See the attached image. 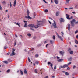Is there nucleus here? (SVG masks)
Wrapping results in <instances>:
<instances>
[{
	"instance_id": "obj_1",
	"label": "nucleus",
	"mask_w": 78,
	"mask_h": 78,
	"mask_svg": "<svg viewBox=\"0 0 78 78\" xmlns=\"http://www.w3.org/2000/svg\"><path fill=\"white\" fill-rule=\"evenodd\" d=\"M56 35H57L58 37L59 38V39H60L61 41H63V39H62V37L61 36H60L59 35V34H58L57 32L56 33Z\"/></svg>"
},
{
	"instance_id": "obj_2",
	"label": "nucleus",
	"mask_w": 78,
	"mask_h": 78,
	"mask_svg": "<svg viewBox=\"0 0 78 78\" xmlns=\"http://www.w3.org/2000/svg\"><path fill=\"white\" fill-rule=\"evenodd\" d=\"M54 23H52V26L54 27V28H56L57 27H56V22L54 20H53Z\"/></svg>"
},
{
	"instance_id": "obj_3",
	"label": "nucleus",
	"mask_w": 78,
	"mask_h": 78,
	"mask_svg": "<svg viewBox=\"0 0 78 78\" xmlns=\"http://www.w3.org/2000/svg\"><path fill=\"white\" fill-rule=\"evenodd\" d=\"M28 27H31V28H34V25L33 24H30L28 25Z\"/></svg>"
},
{
	"instance_id": "obj_4",
	"label": "nucleus",
	"mask_w": 78,
	"mask_h": 78,
	"mask_svg": "<svg viewBox=\"0 0 78 78\" xmlns=\"http://www.w3.org/2000/svg\"><path fill=\"white\" fill-rule=\"evenodd\" d=\"M14 51H15V49H13V51L12 52V53L10 54L11 56H12V55H15V53H14Z\"/></svg>"
},
{
	"instance_id": "obj_5",
	"label": "nucleus",
	"mask_w": 78,
	"mask_h": 78,
	"mask_svg": "<svg viewBox=\"0 0 78 78\" xmlns=\"http://www.w3.org/2000/svg\"><path fill=\"white\" fill-rule=\"evenodd\" d=\"M23 22H25L24 27H27V22L26 21H23Z\"/></svg>"
},
{
	"instance_id": "obj_6",
	"label": "nucleus",
	"mask_w": 78,
	"mask_h": 78,
	"mask_svg": "<svg viewBox=\"0 0 78 78\" xmlns=\"http://www.w3.org/2000/svg\"><path fill=\"white\" fill-rule=\"evenodd\" d=\"M63 60H64V59L63 58H61L60 59L57 60V61L58 62H62V61H63Z\"/></svg>"
},
{
	"instance_id": "obj_7",
	"label": "nucleus",
	"mask_w": 78,
	"mask_h": 78,
	"mask_svg": "<svg viewBox=\"0 0 78 78\" xmlns=\"http://www.w3.org/2000/svg\"><path fill=\"white\" fill-rule=\"evenodd\" d=\"M68 29L69 31H70V24H68Z\"/></svg>"
},
{
	"instance_id": "obj_8",
	"label": "nucleus",
	"mask_w": 78,
	"mask_h": 78,
	"mask_svg": "<svg viewBox=\"0 0 78 78\" xmlns=\"http://www.w3.org/2000/svg\"><path fill=\"white\" fill-rule=\"evenodd\" d=\"M54 2L55 4H58L59 3V1H58V0H54Z\"/></svg>"
},
{
	"instance_id": "obj_9",
	"label": "nucleus",
	"mask_w": 78,
	"mask_h": 78,
	"mask_svg": "<svg viewBox=\"0 0 78 78\" xmlns=\"http://www.w3.org/2000/svg\"><path fill=\"white\" fill-rule=\"evenodd\" d=\"M60 21L61 22H64V19L63 18H60L59 19Z\"/></svg>"
},
{
	"instance_id": "obj_10",
	"label": "nucleus",
	"mask_w": 78,
	"mask_h": 78,
	"mask_svg": "<svg viewBox=\"0 0 78 78\" xmlns=\"http://www.w3.org/2000/svg\"><path fill=\"white\" fill-rule=\"evenodd\" d=\"M14 24H15V25H18L19 27H20V25L19 24L16 22H14Z\"/></svg>"
},
{
	"instance_id": "obj_11",
	"label": "nucleus",
	"mask_w": 78,
	"mask_h": 78,
	"mask_svg": "<svg viewBox=\"0 0 78 78\" xmlns=\"http://www.w3.org/2000/svg\"><path fill=\"white\" fill-rule=\"evenodd\" d=\"M16 0H15L14 2L13 6L15 7L16 6Z\"/></svg>"
},
{
	"instance_id": "obj_12",
	"label": "nucleus",
	"mask_w": 78,
	"mask_h": 78,
	"mask_svg": "<svg viewBox=\"0 0 78 78\" xmlns=\"http://www.w3.org/2000/svg\"><path fill=\"white\" fill-rule=\"evenodd\" d=\"M24 73L25 74H27V71L26 70V69H24Z\"/></svg>"
},
{
	"instance_id": "obj_13",
	"label": "nucleus",
	"mask_w": 78,
	"mask_h": 78,
	"mask_svg": "<svg viewBox=\"0 0 78 78\" xmlns=\"http://www.w3.org/2000/svg\"><path fill=\"white\" fill-rule=\"evenodd\" d=\"M3 62L4 63H5V64H8V61H3Z\"/></svg>"
},
{
	"instance_id": "obj_14",
	"label": "nucleus",
	"mask_w": 78,
	"mask_h": 78,
	"mask_svg": "<svg viewBox=\"0 0 78 78\" xmlns=\"http://www.w3.org/2000/svg\"><path fill=\"white\" fill-rule=\"evenodd\" d=\"M59 12H57L56 13V16H59Z\"/></svg>"
},
{
	"instance_id": "obj_15",
	"label": "nucleus",
	"mask_w": 78,
	"mask_h": 78,
	"mask_svg": "<svg viewBox=\"0 0 78 78\" xmlns=\"http://www.w3.org/2000/svg\"><path fill=\"white\" fill-rule=\"evenodd\" d=\"M72 60V58L71 57H70L68 59V61H71Z\"/></svg>"
},
{
	"instance_id": "obj_16",
	"label": "nucleus",
	"mask_w": 78,
	"mask_h": 78,
	"mask_svg": "<svg viewBox=\"0 0 78 78\" xmlns=\"http://www.w3.org/2000/svg\"><path fill=\"white\" fill-rule=\"evenodd\" d=\"M34 27H35V28H37L38 27H39V26H38L37 25H36L35 26H34Z\"/></svg>"
},
{
	"instance_id": "obj_17",
	"label": "nucleus",
	"mask_w": 78,
	"mask_h": 78,
	"mask_svg": "<svg viewBox=\"0 0 78 78\" xmlns=\"http://www.w3.org/2000/svg\"><path fill=\"white\" fill-rule=\"evenodd\" d=\"M60 54H61V55H63V54L64 53L62 51H60Z\"/></svg>"
},
{
	"instance_id": "obj_18",
	"label": "nucleus",
	"mask_w": 78,
	"mask_h": 78,
	"mask_svg": "<svg viewBox=\"0 0 78 78\" xmlns=\"http://www.w3.org/2000/svg\"><path fill=\"white\" fill-rule=\"evenodd\" d=\"M71 22H72L73 23L75 22V20H73L72 21H71Z\"/></svg>"
},
{
	"instance_id": "obj_19",
	"label": "nucleus",
	"mask_w": 78,
	"mask_h": 78,
	"mask_svg": "<svg viewBox=\"0 0 78 78\" xmlns=\"http://www.w3.org/2000/svg\"><path fill=\"white\" fill-rule=\"evenodd\" d=\"M65 75H69V73L68 72H66L65 73Z\"/></svg>"
},
{
	"instance_id": "obj_20",
	"label": "nucleus",
	"mask_w": 78,
	"mask_h": 78,
	"mask_svg": "<svg viewBox=\"0 0 78 78\" xmlns=\"http://www.w3.org/2000/svg\"><path fill=\"white\" fill-rule=\"evenodd\" d=\"M63 66H64V67H69L68 65H67L66 64L64 65Z\"/></svg>"
},
{
	"instance_id": "obj_21",
	"label": "nucleus",
	"mask_w": 78,
	"mask_h": 78,
	"mask_svg": "<svg viewBox=\"0 0 78 78\" xmlns=\"http://www.w3.org/2000/svg\"><path fill=\"white\" fill-rule=\"evenodd\" d=\"M71 26L73 27V26H74V23H72V22H71Z\"/></svg>"
},
{
	"instance_id": "obj_22",
	"label": "nucleus",
	"mask_w": 78,
	"mask_h": 78,
	"mask_svg": "<svg viewBox=\"0 0 78 78\" xmlns=\"http://www.w3.org/2000/svg\"><path fill=\"white\" fill-rule=\"evenodd\" d=\"M69 53L71 54H73V51H70L69 52Z\"/></svg>"
},
{
	"instance_id": "obj_23",
	"label": "nucleus",
	"mask_w": 78,
	"mask_h": 78,
	"mask_svg": "<svg viewBox=\"0 0 78 78\" xmlns=\"http://www.w3.org/2000/svg\"><path fill=\"white\" fill-rule=\"evenodd\" d=\"M75 42L76 44H78V41H77L76 40H75Z\"/></svg>"
},
{
	"instance_id": "obj_24",
	"label": "nucleus",
	"mask_w": 78,
	"mask_h": 78,
	"mask_svg": "<svg viewBox=\"0 0 78 78\" xmlns=\"http://www.w3.org/2000/svg\"><path fill=\"white\" fill-rule=\"evenodd\" d=\"M28 16V19H31L32 18L31 17H30L29 16H29L27 15Z\"/></svg>"
},
{
	"instance_id": "obj_25",
	"label": "nucleus",
	"mask_w": 78,
	"mask_h": 78,
	"mask_svg": "<svg viewBox=\"0 0 78 78\" xmlns=\"http://www.w3.org/2000/svg\"><path fill=\"white\" fill-rule=\"evenodd\" d=\"M3 5H5V4H6V2L5 1H4L2 3Z\"/></svg>"
},
{
	"instance_id": "obj_26",
	"label": "nucleus",
	"mask_w": 78,
	"mask_h": 78,
	"mask_svg": "<svg viewBox=\"0 0 78 78\" xmlns=\"http://www.w3.org/2000/svg\"><path fill=\"white\" fill-rule=\"evenodd\" d=\"M27 16H29L30 14V11H29V10H27Z\"/></svg>"
},
{
	"instance_id": "obj_27",
	"label": "nucleus",
	"mask_w": 78,
	"mask_h": 78,
	"mask_svg": "<svg viewBox=\"0 0 78 78\" xmlns=\"http://www.w3.org/2000/svg\"><path fill=\"white\" fill-rule=\"evenodd\" d=\"M66 3H68V2H70V0H66Z\"/></svg>"
},
{
	"instance_id": "obj_28",
	"label": "nucleus",
	"mask_w": 78,
	"mask_h": 78,
	"mask_svg": "<svg viewBox=\"0 0 78 78\" xmlns=\"http://www.w3.org/2000/svg\"><path fill=\"white\" fill-rule=\"evenodd\" d=\"M27 36H29V37H30V36H31V34H27Z\"/></svg>"
},
{
	"instance_id": "obj_29",
	"label": "nucleus",
	"mask_w": 78,
	"mask_h": 78,
	"mask_svg": "<svg viewBox=\"0 0 78 78\" xmlns=\"http://www.w3.org/2000/svg\"><path fill=\"white\" fill-rule=\"evenodd\" d=\"M37 69H36L35 70V73H37Z\"/></svg>"
},
{
	"instance_id": "obj_30",
	"label": "nucleus",
	"mask_w": 78,
	"mask_h": 78,
	"mask_svg": "<svg viewBox=\"0 0 78 78\" xmlns=\"http://www.w3.org/2000/svg\"><path fill=\"white\" fill-rule=\"evenodd\" d=\"M28 59L29 62H31V60H30V58L29 57H28Z\"/></svg>"
},
{
	"instance_id": "obj_31",
	"label": "nucleus",
	"mask_w": 78,
	"mask_h": 78,
	"mask_svg": "<svg viewBox=\"0 0 78 78\" xmlns=\"http://www.w3.org/2000/svg\"><path fill=\"white\" fill-rule=\"evenodd\" d=\"M10 8H11V7H12V5L11 4V2H10Z\"/></svg>"
},
{
	"instance_id": "obj_32",
	"label": "nucleus",
	"mask_w": 78,
	"mask_h": 78,
	"mask_svg": "<svg viewBox=\"0 0 78 78\" xmlns=\"http://www.w3.org/2000/svg\"><path fill=\"white\" fill-rule=\"evenodd\" d=\"M66 16H67L66 17H70V15H69L66 14Z\"/></svg>"
},
{
	"instance_id": "obj_33",
	"label": "nucleus",
	"mask_w": 78,
	"mask_h": 78,
	"mask_svg": "<svg viewBox=\"0 0 78 78\" xmlns=\"http://www.w3.org/2000/svg\"><path fill=\"white\" fill-rule=\"evenodd\" d=\"M20 73L21 74V75H23V72H22V70H20Z\"/></svg>"
},
{
	"instance_id": "obj_34",
	"label": "nucleus",
	"mask_w": 78,
	"mask_h": 78,
	"mask_svg": "<svg viewBox=\"0 0 78 78\" xmlns=\"http://www.w3.org/2000/svg\"><path fill=\"white\" fill-rule=\"evenodd\" d=\"M48 10L47 9H46L44 10V12H48Z\"/></svg>"
},
{
	"instance_id": "obj_35",
	"label": "nucleus",
	"mask_w": 78,
	"mask_h": 78,
	"mask_svg": "<svg viewBox=\"0 0 78 78\" xmlns=\"http://www.w3.org/2000/svg\"><path fill=\"white\" fill-rule=\"evenodd\" d=\"M61 68H62V69H65V67L64 66H61Z\"/></svg>"
},
{
	"instance_id": "obj_36",
	"label": "nucleus",
	"mask_w": 78,
	"mask_h": 78,
	"mask_svg": "<svg viewBox=\"0 0 78 78\" xmlns=\"http://www.w3.org/2000/svg\"><path fill=\"white\" fill-rule=\"evenodd\" d=\"M39 56V55L38 54H37L35 55V57H37Z\"/></svg>"
},
{
	"instance_id": "obj_37",
	"label": "nucleus",
	"mask_w": 78,
	"mask_h": 78,
	"mask_svg": "<svg viewBox=\"0 0 78 78\" xmlns=\"http://www.w3.org/2000/svg\"><path fill=\"white\" fill-rule=\"evenodd\" d=\"M52 38H53V39H54V40H55V36L54 35L53 36Z\"/></svg>"
},
{
	"instance_id": "obj_38",
	"label": "nucleus",
	"mask_w": 78,
	"mask_h": 78,
	"mask_svg": "<svg viewBox=\"0 0 78 78\" xmlns=\"http://www.w3.org/2000/svg\"><path fill=\"white\" fill-rule=\"evenodd\" d=\"M78 33V30H76L75 32V34H76V33Z\"/></svg>"
},
{
	"instance_id": "obj_39",
	"label": "nucleus",
	"mask_w": 78,
	"mask_h": 78,
	"mask_svg": "<svg viewBox=\"0 0 78 78\" xmlns=\"http://www.w3.org/2000/svg\"><path fill=\"white\" fill-rule=\"evenodd\" d=\"M30 30H32V31H35V30H34V29H33V28H30Z\"/></svg>"
},
{
	"instance_id": "obj_40",
	"label": "nucleus",
	"mask_w": 78,
	"mask_h": 78,
	"mask_svg": "<svg viewBox=\"0 0 78 78\" xmlns=\"http://www.w3.org/2000/svg\"><path fill=\"white\" fill-rule=\"evenodd\" d=\"M72 64V62H70L69 63H68V66H69V65H70V64Z\"/></svg>"
},
{
	"instance_id": "obj_41",
	"label": "nucleus",
	"mask_w": 78,
	"mask_h": 78,
	"mask_svg": "<svg viewBox=\"0 0 78 78\" xmlns=\"http://www.w3.org/2000/svg\"><path fill=\"white\" fill-rule=\"evenodd\" d=\"M54 70H55L56 69V66H54Z\"/></svg>"
},
{
	"instance_id": "obj_42",
	"label": "nucleus",
	"mask_w": 78,
	"mask_h": 78,
	"mask_svg": "<svg viewBox=\"0 0 78 78\" xmlns=\"http://www.w3.org/2000/svg\"><path fill=\"white\" fill-rule=\"evenodd\" d=\"M35 64H39V62H37V61H36L35 62Z\"/></svg>"
},
{
	"instance_id": "obj_43",
	"label": "nucleus",
	"mask_w": 78,
	"mask_h": 78,
	"mask_svg": "<svg viewBox=\"0 0 78 78\" xmlns=\"http://www.w3.org/2000/svg\"><path fill=\"white\" fill-rule=\"evenodd\" d=\"M36 39V37L35 36H34L33 37V39Z\"/></svg>"
},
{
	"instance_id": "obj_44",
	"label": "nucleus",
	"mask_w": 78,
	"mask_h": 78,
	"mask_svg": "<svg viewBox=\"0 0 78 78\" xmlns=\"http://www.w3.org/2000/svg\"><path fill=\"white\" fill-rule=\"evenodd\" d=\"M69 9H73V7H70L69 8Z\"/></svg>"
},
{
	"instance_id": "obj_45",
	"label": "nucleus",
	"mask_w": 78,
	"mask_h": 78,
	"mask_svg": "<svg viewBox=\"0 0 78 78\" xmlns=\"http://www.w3.org/2000/svg\"><path fill=\"white\" fill-rule=\"evenodd\" d=\"M76 66L74 65L73 67V69H75V68H76Z\"/></svg>"
},
{
	"instance_id": "obj_46",
	"label": "nucleus",
	"mask_w": 78,
	"mask_h": 78,
	"mask_svg": "<svg viewBox=\"0 0 78 78\" xmlns=\"http://www.w3.org/2000/svg\"><path fill=\"white\" fill-rule=\"evenodd\" d=\"M66 18L68 20H70V18L69 17H66Z\"/></svg>"
},
{
	"instance_id": "obj_47",
	"label": "nucleus",
	"mask_w": 78,
	"mask_h": 78,
	"mask_svg": "<svg viewBox=\"0 0 78 78\" xmlns=\"http://www.w3.org/2000/svg\"><path fill=\"white\" fill-rule=\"evenodd\" d=\"M10 72V70L8 69L7 71V72Z\"/></svg>"
},
{
	"instance_id": "obj_48",
	"label": "nucleus",
	"mask_w": 78,
	"mask_h": 78,
	"mask_svg": "<svg viewBox=\"0 0 78 78\" xmlns=\"http://www.w3.org/2000/svg\"><path fill=\"white\" fill-rule=\"evenodd\" d=\"M70 50H71V48H70L68 49V51H69Z\"/></svg>"
},
{
	"instance_id": "obj_49",
	"label": "nucleus",
	"mask_w": 78,
	"mask_h": 78,
	"mask_svg": "<svg viewBox=\"0 0 78 78\" xmlns=\"http://www.w3.org/2000/svg\"><path fill=\"white\" fill-rule=\"evenodd\" d=\"M8 48L7 47H6V46H4V49H6V48Z\"/></svg>"
},
{
	"instance_id": "obj_50",
	"label": "nucleus",
	"mask_w": 78,
	"mask_h": 78,
	"mask_svg": "<svg viewBox=\"0 0 78 78\" xmlns=\"http://www.w3.org/2000/svg\"><path fill=\"white\" fill-rule=\"evenodd\" d=\"M67 70H70V68H69V67H68L67 68Z\"/></svg>"
},
{
	"instance_id": "obj_51",
	"label": "nucleus",
	"mask_w": 78,
	"mask_h": 78,
	"mask_svg": "<svg viewBox=\"0 0 78 78\" xmlns=\"http://www.w3.org/2000/svg\"><path fill=\"white\" fill-rule=\"evenodd\" d=\"M48 22H49V23H50V25H51V23L50 21H48Z\"/></svg>"
},
{
	"instance_id": "obj_52",
	"label": "nucleus",
	"mask_w": 78,
	"mask_h": 78,
	"mask_svg": "<svg viewBox=\"0 0 78 78\" xmlns=\"http://www.w3.org/2000/svg\"><path fill=\"white\" fill-rule=\"evenodd\" d=\"M61 33L62 34V36H63V35H64V33H63V32H61Z\"/></svg>"
},
{
	"instance_id": "obj_53",
	"label": "nucleus",
	"mask_w": 78,
	"mask_h": 78,
	"mask_svg": "<svg viewBox=\"0 0 78 78\" xmlns=\"http://www.w3.org/2000/svg\"><path fill=\"white\" fill-rule=\"evenodd\" d=\"M51 63L50 62H48V64L49 65V64H51Z\"/></svg>"
},
{
	"instance_id": "obj_54",
	"label": "nucleus",
	"mask_w": 78,
	"mask_h": 78,
	"mask_svg": "<svg viewBox=\"0 0 78 78\" xmlns=\"http://www.w3.org/2000/svg\"><path fill=\"white\" fill-rule=\"evenodd\" d=\"M14 44H15L14 46H16V42H14Z\"/></svg>"
},
{
	"instance_id": "obj_55",
	"label": "nucleus",
	"mask_w": 78,
	"mask_h": 78,
	"mask_svg": "<svg viewBox=\"0 0 78 78\" xmlns=\"http://www.w3.org/2000/svg\"><path fill=\"white\" fill-rule=\"evenodd\" d=\"M76 38H77V39H78V35H77L76 36Z\"/></svg>"
},
{
	"instance_id": "obj_56",
	"label": "nucleus",
	"mask_w": 78,
	"mask_h": 78,
	"mask_svg": "<svg viewBox=\"0 0 78 78\" xmlns=\"http://www.w3.org/2000/svg\"><path fill=\"white\" fill-rule=\"evenodd\" d=\"M50 42L51 43H52L53 42V41L52 40H50Z\"/></svg>"
},
{
	"instance_id": "obj_57",
	"label": "nucleus",
	"mask_w": 78,
	"mask_h": 78,
	"mask_svg": "<svg viewBox=\"0 0 78 78\" xmlns=\"http://www.w3.org/2000/svg\"><path fill=\"white\" fill-rule=\"evenodd\" d=\"M31 50H34V48H31Z\"/></svg>"
},
{
	"instance_id": "obj_58",
	"label": "nucleus",
	"mask_w": 78,
	"mask_h": 78,
	"mask_svg": "<svg viewBox=\"0 0 78 78\" xmlns=\"http://www.w3.org/2000/svg\"><path fill=\"white\" fill-rule=\"evenodd\" d=\"M73 14H75V12H72Z\"/></svg>"
},
{
	"instance_id": "obj_59",
	"label": "nucleus",
	"mask_w": 78,
	"mask_h": 78,
	"mask_svg": "<svg viewBox=\"0 0 78 78\" xmlns=\"http://www.w3.org/2000/svg\"><path fill=\"white\" fill-rule=\"evenodd\" d=\"M10 54V53L9 52L7 53V55H9Z\"/></svg>"
},
{
	"instance_id": "obj_60",
	"label": "nucleus",
	"mask_w": 78,
	"mask_h": 78,
	"mask_svg": "<svg viewBox=\"0 0 78 78\" xmlns=\"http://www.w3.org/2000/svg\"><path fill=\"white\" fill-rule=\"evenodd\" d=\"M57 59H59L60 58V57H58V56H57Z\"/></svg>"
},
{
	"instance_id": "obj_61",
	"label": "nucleus",
	"mask_w": 78,
	"mask_h": 78,
	"mask_svg": "<svg viewBox=\"0 0 78 78\" xmlns=\"http://www.w3.org/2000/svg\"><path fill=\"white\" fill-rule=\"evenodd\" d=\"M65 9L66 10V11L68 9L67 8H65Z\"/></svg>"
},
{
	"instance_id": "obj_62",
	"label": "nucleus",
	"mask_w": 78,
	"mask_h": 78,
	"mask_svg": "<svg viewBox=\"0 0 78 78\" xmlns=\"http://www.w3.org/2000/svg\"><path fill=\"white\" fill-rule=\"evenodd\" d=\"M0 9L1 10V9H2V7L0 5Z\"/></svg>"
},
{
	"instance_id": "obj_63",
	"label": "nucleus",
	"mask_w": 78,
	"mask_h": 78,
	"mask_svg": "<svg viewBox=\"0 0 78 78\" xmlns=\"http://www.w3.org/2000/svg\"><path fill=\"white\" fill-rule=\"evenodd\" d=\"M50 66H51V67H52V66H53V64H51Z\"/></svg>"
},
{
	"instance_id": "obj_64",
	"label": "nucleus",
	"mask_w": 78,
	"mask_h": 78,
	"mask_svg": "<svg viewBox=\"0 0 78 78\" xmlns=\"http://www.w3.org/2000/svg\"><path fill=\"white\" fill-rule=\"evenodd\" d=\"M25 18H26V19H28V16H26L25 17Z\"/></svg>"
}]
</instances>
